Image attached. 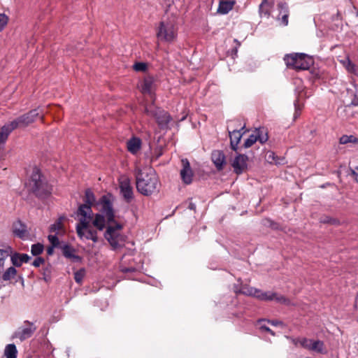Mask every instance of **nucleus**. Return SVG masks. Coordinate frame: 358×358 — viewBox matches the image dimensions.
Wrapping results in <instances>:
<instances>
[{
	"label": "nucleus",
	"instance_id": "nucleus-1",
	"mask_svg": "<svg viewBox=\"0 0 358 358\" xmlns=\"http://www.w3.org/2000/svg\"><path fill=\"white\" fill-rule=\"evenodd\" d=\"M100 206L99 214H103L108 225L104 232V238L108 241L113 250H117L124 245L125 236L120 234L119 231L122 229L123 225L115 220V213L113 208V199L111 194L103 195L99 200Z\"/></svg>",
	"mask_w": 358,
	"mask_h": 358
},
{
	"label": "nucleus",
	"instance_id": "nucleus-2",
	"mask_svg": "<svg viewBox=\"0 0 358 358\" xmlns=\"http://www.w3.org/2000/svg\"><path fill=\"white\" fill-rule=\"evenodd\" d=\"M136 180L138 192L144 196H150L159 191V179L153 169L147 172L138 170Z\"/></svg>",
	"mask_w": 358,
	"mask_h": 358
},
{
	"label": "nucleus",
	"instance_id": "nucleus-3",
	"mask_svg": "<svg viewBox=\"0 0 358 358\" xmlns=\"http://www.w3.org/2000/svg\"><path fill=\"white\" fill-rule=\"evenodd\" d=\"M28 189L38 199H45L51 194L52 187L49 185L40 170L34 168L28 183Z\"/></svg>",
	"mask_w": 358,
	"mask_h": 358
},
{
	"label": "nucleus",
	"instance_id": "nucleus-4",
	"mask_svg": "<svg viewBox=\"0 0 358 358\" xmlns=\"http://www.w3.org/2000/svg\"><path fill=\"white\" fill-rule=\"evenodd\" d=\"M284 61L287 66L296 71L308 70L313 64V60L304 53L286 55Z\"/></svg>",
	"mask_w": 358,
	"mask_h": 358
},
{
	"label": "nucleus",
	"instance_id": "nucleus-5",
	"mask_svg": "<svg viewBox=\"0 0 358 358\" xmlns=\"http://www.w3.org/2000/svg\"><path fill=\"white\" fill-rule=\"evenodd\" d=\"M12 252V248L8 246L6 249H0V287L4 282L10 281L17 275V270L14 266H10L4 270L5 262Z\"/></svg>",
	"mask_w": 358,
	"mask_h": 358
},
{
	"label": "nucleus",
	"instance_id": "nucleus-6",
	"mask_svg": "<svg viewBox=\"0 0 358 358\" xmlns=\"http://www.w3.org/2000/svg\"><path fill=\"white\" fill-rule=\"evenodd\" d=\"M144 112L148 116L154 117L161 129H167L172 120L171 115L164 110L150 105L145 108Z\"/></svg>",
	"mask_w": 358,
	"mask_h": 358
},
{
	"label": "nucleus",
	"instance_id": "nucleus-7",
	"mask_svg": "<svg viewBox=\"0 0 358 358\" xmlns=\"http://www.w3.org/2000/svg\"><path fill=\"white\" fill-rule=\"evenodd\" d=\"M92 218L80 217L76 229L78 236L80 238L92 240L94 243L98 242L97 230L90 228V222Z\"/></svg>",
	"mask_w": 358,
	"mask_h": 358
},
{
	"label": "nucleus",
	"instance_id": "nucleus-8",
	"mask_svg": "<svg viewBox=\"0 0 358 358\" xmlns=\"http://www.w3.org/2000/svg\"><path fill=\"white\" fill-rule=\"evenodd\" d=\"M96 201L94 194L90 189H87L85 191V196L83 198V203L80 204L76 215L80 217L92 218L93 212L92 210V206Z\"/></svg>",
	"mask_w": 358,
	"mask_h": 358
},
{
	"label": "nucleus",
	"instance_id": "nucleus-9",
	"mask_svg": "<svg viewBox=\"0 0 358 358\" xmlns=\"http://www.w3.org/2000/svg\"><path fill=\"white\" fill-rule=\"evenodd\" d=\"M177 36V31L173 22L166 20L159 23L157 32V37L159 40L166 42H172Z\"/></svg>",
	"mask_w": 358,
	"mask_h": 358
},
{
	"label": "nucleus",
	"instance_id": "nucleus-10",
	"mask_svg": "<svg viewBox=\"0 0 358 358\" xmlns=\"http://www.w3.org/2000/svg\"><path fill=\"white\" fill-rule=\"evenodd\" d=\"M36 327L31 322L25 320L23 324L17 328V329L12 335V338H18L20 341H24L32 336L36 330Z\"/></svg>",
	"mask_w": 358,
	"mask_h": 358
},
{
	"label": "nucleus",
	"instance_id": "nucleus-11",
	"mask_svg": "<svg viewBox=\"0 0 358 358\" xmlns=\"http://www.w3.org/2000/svg\"><path fill=\"white\" fill-rule=\"evenodd\" d=\"M39 115L40 113L38 111V109H33L29 110L28 113L17 117L11 122L16 129L23 128L34 122L36 118Z\"/></svg>",
	"mask_w": 358,
	"mask_h": 358
},
{
	"label": "nucleus",
	"instance_id": "nucleus-12",
	"mask_svg": "<svg viewBox=\"0 0 358 358\" xmlns=\"http://www.w3.org/2000/svg\"><path fill=\"white\" fill-rule=\"evenodd\" d=\"M121 195L127 203H130L134 199L133 188L130 180L127 177H122L119 182Z\"/></svg>",
	"mask_w": 358,
	"mask_h": 358
},
{
	"label": "nucleus",
	"instance_id": "nucleus-13",
	"mask_svg": "<svg viewBox=\"0 0 358 358\" xmlns=\"http://www.w3.org/2000/svg\"><path fill=\"white\" fill-rule=\"evenodd\" d=\"M256 298L261 301H275L280 303H286L288 301L284 296L278 294L276 292H262L260 289H259V293L257 294Z\"/></svg>",
	"mask_w": 358,
	"mask_h": 358
},
{
	"label": "nucleus",
	"instance_id": "nucleus-14",
	"mask_svg": "<svg viewBox=\"0 0 358 358\" xmlns=\"http://www.w3.org/2000/svg\"><path fill=\"white\" fill-rule=\"evenodd\" d=\"M248 159V156L242 154H239L235 157L231 164V166L236 174H241L247 169Z\"/></svg>",
	"mask_w": 358,
	"mask_h": 358
},
{
	"label": "nucleus",
	"instance_id": "nucleus-15",
	"mask_svg": "<svg viewBox=\"0 0 358 358\" xmlns=\"http://www.w3.org/2000/svg\"><path fill=\"white\" fill-rule=\"evenodd\" d=\"M182 169L180 170V176L182 180L185 184H190L192 182L193 172L190 166V164L187 159L181 160Z\"/></svg>",
	"mask_w": 358,
	"mask_h": 358
},
{
	"label": "nucleus",
	"instance_id": "nucleus-16",
	"mask_svg": "<svg viewBox=\"0 0 358 358\" xmlns=\"http://www.w3.org/2000/svg\"><path fill=\"white\" fill-rule=\"evenodd\" d=\"M63 256L73 262H80L82 257L76 255V249L69 243H63L60 249Z\"/></svg>",
	"mask_w": 358,
	"mask_h": 358
},
{
	"label": "nucleus",
	"instance_id": "nucleus-17",
	"mask_svg": "<svg viewBox=\"0 0 358 358\" xmlns=\"http://www.w3.org/2000/svg\"><path fill=\"white\" fill-rule=\"evenodd\" d=\"M279 10V15L277 17L278 21H280V24L287 26L288 24V18L289 15V6L285 2H279L277 5Z\"/></svg>",
	"mask_w": 358,
	"mask_h": 358
},
{
	"label": "nucleus",
	"instance_id": "nucleus-18",
	"mask_svg": "<svg viewBox=\"0 0 358 358\" xmlns=\"http://www.w3.org/2000/svg\"><path fill=\"white\" fill-rule=\"evenodd\" d=\"M211 159L218 171H222L226 164V157L223 151L214 150L211 154Z\"/></svg>",
	"mask_w": 358,
	"mask_h": 358
},
{
	"label": "nucleus",
	"instance_id": "nucleus-19",
	"mask_svg": "<svg viewBox=\"0 0 358 358\" xmlns=\"http://www.w3.org/2000/svg\"><path fill=\"white\" fill-rule=\"evenodd\" d=\"M245 125L240 129H234L232 131H229L230 138V145L231 150L237 151L238 145L242 138V136L245 131L242 132V130L245 129Z\"/></svg>",
	"mask_w": 358,
	"mask_h": 358
},
{
	"label": "nucleus",
	"instance_id": "nucleus-20",
	"mask_svg": "<svg viewBox=\"0 0 358 358\" xmlns=\"http://www.w3.org/2000/svg\"><path fill=\"white\" fill-rule=\"evenodd\" d=\"M12 231L14 236L24 240L28 236L27 226L22 221L17 220L13 224Z\"/></svg>",
	"mask_w": 358,
	"mask_h": 358
},
{
	"label": "nucleus",
	"instance_id": "nucleus-21",
	"mask_svg": "<svg viewBox=\"0 0 358 358\" xmlns=\"http://www.w3.org/2000/svg\"><path fill=\"white\" fill-rule=\"evenodd\" d=\"M10 259L14 266L20 267L23 263H27L31 259V257L27 254L15 252Z\"/></svg>",
	"mask_w": 358,
	"mask_h": 358
},
{
	"label": "nucleus",
	"instance_id": "nucleus-22",
	"mask_svg": "<svg viewBox=\"0 0 358 358\" xmlns=\"http://www.w3.org/2000/svg\"><path fill=\"white\" fill-rule=\"evenodd\" d=\"M92 225L98 231H103L106 228V224L107 222L106 218L103 216V214L96 213L92 215Z\"/></svg>",
	"mask_w": 358,
	"mask_h": 358
},
{
	"label": "nucleus",
	"instance_id": "nucleus-23",
	"mask_svg": "<svg viewBox=\"0 0 358 358\" xmlns=\"http://www.w3.org/2000/svg\"><path fill=\"white\" fill-rule=\"evenodd\" d=\"M234 3L235 1L232 0L220 1L217 11L220 14H227L233 8Z\"/></svg>",
	"mask_w": 358,
	"mask_h": 358
},
{
	"label": "nucleus",
	"instance_id": "nucleus-24",
	"mask_svg": "<svg viewBox=\"0 0 358 358\" xmlns=\"http://www.w3.org/2000/svg\"><path fill=\"white\" fill-rule=\"evenodd\" d=\"M141 147V141L140 138L133 137L127 142V149L132 153L136 154Z\"/></svg>",
	"mask_w": 358,
	"mask_h": 358
},
{
	"label": "nucleus",
	"instance_id": "nucleus-25",
	"mask_svg": "<svg viewBox=\"0 0 358 358\" xmlns=\"http://www.w3.org/2000/svg\"><path fill=\"white\" fill-rule=\"evenodd\" d=\"M271 7L272 6L268 0H262L259 6V13L260 16L264 15L268 17L271 13Z\"/></svg>",
	"mask_w": 358,
	"mask_h": 358
},
{
	"label": "nucleus",
	"instance_id": "nucleus-26",
	"mask_svg": "<svg viewBox=\"0 0 358 358\" xmlns=\"http://www.w3.org/2000/svg\"><path fill=\"white\" fill-rule=\"evenodd\" d=\"M155 82L153 76L148 75L145 77L142 85V91L143 93H150Z\"/></svg>",
	"mask_w": 358,
	"mask_h": 358
},
{
	"label": "nucleus",
	"instance_id": "nucleus-27",
	"mask_svg": "<svg viewBox=\"0 0 358 358\" xmlns=\"http://www.w3.org/2000/svg\"><path fill=\"white\" fill-rule=\"evenodd\" d=\"M254 133L257 137V141L260 143L264 144L268 139L267 131L265 128H258L254 131Z\"/></svg>",
	"mask_w": 358,
	"mask_h": 358
},
{
	"label": "nucleus",
	"instance_id": "nucleus-28",
	"mask_svg": "<svg viewBox=\"0 0 358 358\" xmlns=\"http://www.w3.org/2000/svg\"><path fill=\"white\" fill-rule=\"evenodd\" d=\"M238 292L244 295L251 296L256 298L257 294L259 293V289L248 287L247 285H243Z\"/></svg>",
	"mask_w": 358,
	"mask_h": 358
},
{
	"label": "nucleus",
	"instance_id": "nucleus-29",
	"mask_svg": "<svg viewBox=\"0 0 358 358\" xmlns=\"http://www.w3.org/2000/svg\"><path fill=\"white\" fill-rule=\"evenodd\" d=\"M17 350L15 344H8L6 346L4 355L6 358H17Z\"/></svg>",
	"mask_w": 358,
	"mask_h": 358
},
{
	"label": "nucleus",
	"instance_id": "nucleus-30",
	"mask_svg": "<svg viewBox=\"0 0 358 358\" xmlns=\"http://www.w3.org/2000/svg\"><path fill=\"white\" fill-rule=\"evenodd\" d=\"M324 350V343L320 340L313 341L310 348V350L322 353Z\"/></svg>",
	"mask_w": 358,
	"mask_h": 358
},
{
	"label": "nucleus",
	"instance_id": "nucleus-31",
	"mask_svg": "<svg viewBox=\"0 0 358 358\" xmlns=\"http://www.w3.org/2000/svg\"><path fill=\"white\" fill-rule=\"evenodd\" d=\"M339 143L341 144H347L348 143H358V138L353 135H343L339 139Z\"/></svg>",
	"mask_w": 358,
	"mask_h": 358
},
{
	"label": "nucleus",
	"instance_id": "nucleus-32",
	"mask_svg": "<svg viewBox=\"0 0 358 358\" xmlns=\"http://www.w3.org/2000/svg\"><path fill=\"white\" fill-rule=\"evenodd\" d=\"M44 250V246L42 243H37L33 244L31 248V252L33 256H38Z\"/></svg>",
	"mask_w": 358,
	"mask_h": 358
},
{
	"label": "nucleus",
	"instance_id": "nucleus-33",
	"mask_svg": "<svg viewBox=\"0 0 358 358\" xmlns=\"http://www.w3.org/2000/svg\"><path fill=\"white\" fill-rule=\"evenodd\" d=\"M294 343L295 345H297V343H299L301 347L310 350V345L312 343V340L306 338H299L296 341L294 340Z\"/></svg>",
	"mask_w": 358,
	"mask_h": 358
},
{
	"label": "nucleus",
	"instance_id": "nucleus-34",
	"mask_svg": "<svg viewBox=\"0 0 358 358\" xmlns=\"http://www.w3.org/2000/svg\"><path fill=\"white\" fill-rule=\"evenodd\" d=\"M64 217H60L54 224H52L50 227V232H56L61 230L63 228V220Z\"/></svg>",
	"mask_w": 358,
	"mask_h": 358
},
{
	"label": "nucleus",
	"instance_id": "nucleus-35",
	"mask_svg": "<svg viewBox=\"0 0 358 358\" xmlns=\"http://www.w3.org/2000/svg\"><path fill=\"white\" fill-rule=\"evenodd\" d=\"M48 239L51 243V246L61 249L63 242H60L57 235H49Z\"/></svg>",
	"mask_w": 358,
	"mask_h": 358
},
{
	"label": "nucleus",
	"instance_id": "nucleus-36",
	"mask_svg": "<svg viewBox=\"0 0 358 358\" xmlns=\"http://www.w3.org/2000/svg\"><path fill=\"white\" fill-rule=\"evenodd\" d=\"M51 270H52V266L50 264H48L45 267L43 268V271H42L43 279L47 282H49L51 279Z\"/></svg>",
	"mask_w": 358,
	"mask_h": 358
},
{
	"label": "nucleus",
	"instance_id": "nucleus-37",
	"mask_svg": "<svg viewBox=\"0 0 358 358\" xmlns=\"http://www.w3.org/2000/svg\"><path fill=\"white\" fill-rule=\"evenodd\" d=\"M266 159L267 162L270 164H280V162L278 161L279 158L272 151L267 152V153L266 155Z\"/></svg>",
	"mask_w": 358,
	"mask_h": 358
},
{
	"label": "nucleus",
	"instance_id": "nucleus-38",
	"mask_svg": "<svg viewBox=\"0 0 358 358\" xmlns=\"http://www.w3.org/2000/svg\"><path fill=\"white\" fill-rule=\"evenodd\" d=\"M343 64L348 72L353 73L356 72V65L353 64L348 58L346 61H343Z\"/></svg>",
	"mask_w": 358,
	"mask_h": 358
},
{
	"label": "nucleus",
	"instance_id": "nucleus-39",
	"mask_svg": "<svg viewBox=\"0 0 358 358\" xmlns=\"http://www.w3.org/2000/svg\"><path fill=\"white\" fill-rule=\"evenodd\" d=\"M85 275V268H80L74 273V280L77 283H81Z\"/></svg>",
	"mask_w": 358,
	"mask_h": 358
},
{
	"label": "nucleus",
	"instance_id": "nucleus-40",
	"mask_svg": "<svg viewBox=\"0 0 358 358\" xmlns=\"http://www.w3.org/2000/svg\"><path fill=\"white\" fill-rule=\"evenodd\" d=\"M257 141V137L255 134V133L253 132L252 134H250L249 136V137L245 140V141L244 142V147L245 148H248L250 147H251L255 143H256Z\"/></svg>",
	"mask_w": 358,
	"mask_h": 358
},
{
	"label": "nucleus",
	"instance_id": "nucleus-41",
	"mask_svg": "<svg viewBox=\"0 0 358 358\" xmlns=\"http://www.w3.org/2000/svg\"><path fill=\"white\" fill-rule=\"evenodd\" d=\"M147 64L144 62H136L133 65L134 70L138 72H145L147 70Z\"/></svg>",
	"mask_w": 358,
	"mask_h": 358
},
{
	"label": "nucleus",
	"instance_id": "nucleus-42",
	"mask_svg": "<svg viewBox=\"0 0 358 358\" xmlns=\"http://www.w3.org/2000/svg\"><path fill=\"white\" fill-rule=\"evenodd\" d=\"M262 224L266 226V227H271L273 229H277L278 228V223L273 222L272 220H271L270 218H265L262 220Z\"/></svg>",
	"mask_w": 358,
	"mask_h": 358
},
{
	"label": "nucleus",
	"instance_id": "nucleus-43",
	"mask_svg": "<svg viewBox=\"0 0 358 358\" xmlns=\"http://www.w3.org/2000/svg\"><path fill=\"white\" fill-rule=\"evenodd\" d=\"M320 222L325 224H335L337 225L339 224V221L337 219L332 218L329 216H325L324 217H322L320 220Z\"/></svg>",
	"mask_w": 358,
	"mask_h": 358
},
{
	"label": "nucleus",
	"instance_id": "nucleus-44",
	"mask_svg": "<svg viewBox=\"0 0 358 358\" xmlns=\"http://www.w3.org/2000/svg\"><path fill=\"white\" fill-rule=\"evenodd\" d=\"M8 17L4 13H0V31L3 29L7 24Z\"/></svg>",
	"mask_w": 358,
	"mask_h": 358
},
{
	"label": "nucleus",
	"instance_id": "nucleus-45",
	"mask_svg": "<svg viewBox=\"0 0 358 358\" xmlns=\"http://www.w3.org/2000/svg\"><path fill=\"white\" fill-rule=\"evenodd\" d=\"M45 263V259L44 258L41 257H36L34 262L31 263V265L34 266V267H39L42 264H44Z\"/></svg>",
	"mask_w": 358,
	"mask_h": 358
},
{
	"label": "nucleus",
	"instance_id": "nucleus-46",
	"mask_svg": "<svg viewBox=\"0 0 358 358\" xmlns=\"http://www.w3.org/2000/svg\"><path fill=\"white\" fill-rule=\"evenodd\" d=\"M294 105L295 108L294 117L296 118L300 115V110H301L298 99L294 101Z\"/></svg>",
	"mask_w": 358,
	"mask_h": 358
},
{
	"label": "nucleus",
	"instance_id": "nucleus-47",
	"mask_svg": "<svg viewBox=\"0 0 358 358\" xmlns=\"http://www.w3.org/2000/svg\"><path fill=\"white\" fill-rule=\"evenodd\" d=\"M352 96H353V99L348 104V106H358V97L357 94L354 92H352Z\"/></svg>",
	"mask_w": 358,
	"mask_h": 358
},
{
	"label": "nucleus",
	"instance_id": "nucleus-48",
	"mask_svg": "<svg viewBox=\"0 0 358 358\" xmlns=\"http://www.w3.org/2000/svg\"><path fill=\"white\" fill-rule=\"evenodd\" d=\"M234 41L236 43V46L232 50V55H236L238 52V48L240 47L241 43L236 38L234 40Z\"/></svg>",
	"mask_w": 358,
	"mask_h": 358
},
{
	"label": "nucleus",
	"instance_id": "nucleus-49",
	"mask_svg": "<svg viewBox=\"0 0 358 358\" xmlns=\"http://www.w3.org/2000/svg\"><path fill=\"white\" fill-rule=\"evenodd\" d=\"M121 271L123 273H132L135 271L134 267H121Z\"/></svg>",
	"mask_w": 358,
	"mask_h": 358
},
{
	"label": "nucleus",
	"instance_id": "nucleus-50",
	"mask_svg": "<svg viewBox=\"0 0 358 358\" xmlns=\"http://www.w3.org/2000/svg\"><path fill=\"white\" fill-rule=\"evenodd\" d=\"M268 322L273 326H282L283 324L282 322L280 320H268Z\"/></svg>",
	"mask_w": 358,
	"mask_h": 358
},
{
	"label": "nucleus",
	"instance_id": "nucleus-51",
	"mask_svg": "<svg viewBox=\"0 0 358 358\" xmlns=\"http://www.w3.org/2000/svg\"><path fill=\"white\" fill-rule=\"evenodd\" d=\"M55 248H56L53 247V246H51V245L48 247V248H47V254H48V255H49V256L52 255L53 253H54V249Z\"/></svg>",
	"mask_w": 358,
	"mask_h": 358
},
{
	"label": "nucleus",
	"instance_id": "nucleus-52",
	"mask_svg": "<svg viewBox=\"0 0 358 358\" xmlns=\"http://www.w3.org/2000/svg\"><path fill=\"white\" fill-rule=\"evenodd\" d=\"M355 169H350V175L352 176L353 177L355 178V180L357 181V177H358V173L355 171Z\"/></svg>",
	"mask_w": 358,
	"mask_h": 358
},
{
	"label": "nucleus",
	"instance_id": "nucleus-53",
	"mask_svg": "<svg viewBox=\"0 0 358 358\" xmlns=\"http://www.w3.org/2000/svg\"><path fill=\"white\" fill-rule=\"evenodd\" d=\"M260 329L267 331V332L271 331V329L269 327H266V325H261Z\"/></svg>",
	"mask_w": 358,
	"mask_h": 358
},
{
	"label": "nucleus",
	"instance_id": "nucleus-54",
	"mask_svg": "<svg viewBox=\"0 0 358 358\" xmlns=\"http://www.w3.org/2000/svg\"><path fill=\"white\" fill-rule=\"evenodd\" d=\"M188 208L192 210H195L196 209V205L193 203H189Z\"/></svg>",
	"mask_w": 358,
	"mask_h": 358
},
{
	"label": "nucleus",
	"instance_id": "nucleus-55",
	"mask_svg": "<svg viewBox=\"0 0 358 358\" xmlns=\"http://www.w3.org/2000/svg\"><path fill=\"white\" fill-rule=\"evenodd\" d=\"M269 334H271L273 336H275V333L271 329V331H268Z\"/></svg>",
	"mask_w": 358,
	"mask_h": 358
},
{
	"label": "nucleus",
	"instance_id": "nucleus-56",
	"mask_svg": "<svg viewBox=\"0 0 358 358\" xmlns=\"http://www.w3.org/2000/svg\"><path fill=\"white\" fill-rule=\"evenodd\" d=\"M262 321H264V320H263V319H260V320H258V322H259V323H260V322H262Z\"/></svg>",
	"mask_w": 358,
	"mask_h": 358
},
{
	"label": "nucleus",
	"instance_id": "nucleus-57",
	"mask_svg": "<svg viewBox=\"0 0 358 358\" xmlns=\"http://www.w3.org/2000/svg\"><path fill=\"white\" fill-rule=\"evenodd\" d=\"M355 169H357V170L358 171V166H356V167H355Z\"/></svg>",
	"mask_w": 358,
	"mask_h": 358
}]
</instances>
